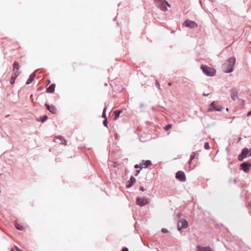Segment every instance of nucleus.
<instances>
[{
    "label": "nucleus",
    "instance_id": "nucleus-28",
    "mask_svg": "<svg viewBox=\"0 0 251 251\" xmlns=\"http://www.w3.org/2000/svg\"><path fill=\"white\" fill-rule=\"evenodd\" d=\"M107 124H108V122H107V119L105 118V120L103 122V124L104 126L107 127Z\"/></svg>",
    "mask_w": 251,
    "mask_h": 251
},
{
    "label": "nucleus",
    "instance_id": "nucleus-24",
    "mask_svg": "<svg viewBox=\"0 0 251 251\" xmlns=\"http://www.w3.org/2000/svg\"><path fill=\"white\" fill-rule=\"evenodd\" d=\"M172 127V124H169L167 125L165 127L164 129L166 131H168L169 129H170Z\"/></svg>",
    "mask_w": 251,
    "mask_h": 251
},
{
    "label": "nucleus",
    "instance_id": "nucleus-32",
    "mask_svg": "<svg viewBox=\"0 0 251 251\" xmlns=\"http://www.w3.org/2000/svg\"><path fill=\"white\" fill-rule=\"evenodd\" d=\"M161 232L163 233H167L168 232V230L166 228H162L161 229Z\"/></svg>",
    "mask_w": 251,
    "mask_h": 251
},
{
    "label": "nucleus",
    "instance_id": "nucleus-15",
    "mask_svg": "<svg viewBox=\"0 0 251 251\" xmlns=\"http://www.w3.org/2000/svg\"><path fill=\"white\" fill-rule=\"evenodd\" d=\"M135 178L133 176H131L130 179V183L126 185V187L128 188L131 187L135 183Z\"/></svg>",
    "mask_w": 251,
    "mask_h": 251
},
{
    "label": "nucleus",
    "instance_id": "nucleus-38",
    "mask_svg": "<svg viewBox=\"0 0 251 251\" xmlns=\"http://www.w3.org/2000/svg\"><path fill=\"white\" fill-rule=\"evenodd\" d=\"M17 249V251H23L22 250H21V249L18 248H16Z\"/></svg>",
    "mask_w": 251,
    "mask_h": 251
},
{
    "label": "nucleus",
    "instance_id": "nucleus-35",
    "mask_svg": "<svg viewBox=\"0 0 251 251\" xmlns=\"http://www.w3.org/2000/svg\"><path fill=\"white\" fill-rule=\"evenodd\" d=\"M140 190L142 191H144L145 190L144 187L142 186L140 187Z\"/></svg>",
    "mask_w": 251,
    "mask_h": 251
},
{
    "label": "nucleus",
    "instance_id": "nucleus-12",
    "mask_svg": "<svg viewBox=\"0 0 251 251\" xmlns=\"http://www.w3.org/2000/svg\"><path fill=\"white\" fill-rule=\"evenodd\" d=\"M152 165V163L151 161L150 160H146L145 161H143V162L141 163L142 168H147L149 166H151Z\"/></svg>",
    "mask_w": 251,
    "mask_h": 251
},
{
    "label": "nucleus",
    "instance_id": "nucleus-14",
    "mask_svg": "<svg viewBox=\"0 0 251 251\" xmlns=\"http://www.w3.org/2000/svg\"><path fill=\"white\" fill-rule=\"evenodd\" d=\"M55 88V84H51L47 89V92L48 93H53Z\"/></svg>",
    "mask_w": 251,
    "mask_h": 251
},
{
    "label": "nucleus",
    "instance_id": "nucleus-19",
    "mask_svg": "<svg viewBox=\"0 0 251 251\" xmlns=\"http://www.w3.org/2000/svg\"><path fill=\"white\" fill-rule=\"evenodd\" d=\"M15 227L18 230H23L24 229V227L22 225L17 223H15Z\"/></svg>",
    "mask_w": 251,
    "mask_h": 251
},
{
    "label": "nucleus",
    "instance_id": "nucleus-31",
    "mask_svg": "<svg viewBox=\"0 0 251 251\" xmlns=\"http://www.w3.org/2000/svg\"><path fill=\"white\" fill-rule=\"evenodd\" d=\"M134 167H135V168H142V166H141V164H140L139 165H138V164H136V165L134 166Z\"/></svg>",
    "mask_w": 251,
    "mask_h": 251
},
{
    "label": "nucleus",
    "instance_id": "nucleus-34",
    "mask_svg": "<svg viewBox=\"0 0 251 251\" xmlns=\"http://www.w3.org/2000/svg\"><path fill=\"white\" fill-rule=\"evenodd\" d=\"M121 251H128V250L126 248H125L122 250Z\"/></svg>",
    "mask_w": 251,
    "mask_h": 251
},
{
    "label": "nucleus",
    "instance_id": "nucleus-1",
    "mask_svg": "<svg viewBox=\"0 0 251 251\" xmlns=\"http://www.w3.org/2000/svg\"><path fill=\"white\" fill-rule=\"evenodd\" d=\"M235 58L231 57L229 59L228 62L223 65V69L225 73H230L233 71V67L235 63Z\"/></svg>",
    "mask_w": 251,
    "mask_h": 251
},
{
    "label": "nucleus",
    "instance_id": "nucleus-9",
    "mask_svg": "<svg viewBox=\"0 0 251 251\" xmlns=\"http://www.w3.org/2000/svg\"><path fill=\"white\" fill-rule=\"evenodd\" d=\"M251 162H244L241 164V167H242L244 171L246 173H249L250 171V167H251Z\"/></svg>",
    "mask_w": 251,
    "mask_h": 251
},
{
    "label": "nucleus",
    "instance_id": "nucleus-25",
    "mask_svg": "<svg viewBox=\"0 0 251 251\" xmlns=\"http://www.w3.org/2000/svg\"><path fill=\"white\" fill-rule=\"evenodd\" d=\"M195 155H196V153L194 152H192V153L191 154V156H190V161L189 162L190 164L191 163L192 160L195 158Z\"/></svg>",
    "mask_w": 251,
    "mask_h": 251
},
{
    "label": "nucleus",
    "instance_id": "nucleus-23",
    "mask_svg": "<svg viewBox=\"0 0 251 251\" xmlns=\"http://www.w3.org/2000/svg\"><path fill=\"white\" fill-rule=\"evenodd\" d=\"M17 77L12 75L10 79V83L13 84L15 83V81Z\"/></svg>",
    "mask_w": 251,
    "mask_h": 251
},
{
    "label": "nucleus",
    "instance_id": "nucleus-13",
    "mask_svg": "<svg viewBox=\"0 0 251 251\" xmlns=\"http://www.w3.org/2000/svg\"><path fill=\"white\" fill-rule=\"evenodd\" d=\"M197 248L198 251H212L211 248L209 247H201V246H197Z\"/></svg>",
    "mask_w": 251,
    "mask_h": 251
},
{
    "label": "nucleus",
    "instance_id": "nucleus-10",
    "mask_svg": "<svg viewBox=\"0 0 251 251\" xmlns=\"http://www.w3.org/2000/svg\"><path fill=\"white\" fill-rule=\"evenodd\" d=\"M54 141L56 143H58L63 145H66L67 144L66 140L61 136H58L54 138Z\"/></svg>",
    "mask_w": 251,
    "mask_h": 251
},
{
    "label": "nucleus",
    "instance_id": "nucleus-5",
    "mask_svg": "<svg viewBox=\"0 0 251 251\" xmlns=\"http://www.w3.org/2000/svg\"><path fill=\"white\" fill-rule=\"evenodd\" d=\"M150 200L148 198H145L138 197L136 200V203L140 206H144L148 204Z\"/></svg>",
    "mask_w": 251,
    "mask_h": 251
},
{
    "label": "nucleus",
    "instance_id": "nucleus-21",
    "mask_svg": "<svg viewBox=\"0 0 251 251\" xmlns=\"http://www.w3.org/2000/svg\"><path fill=\"white\" fill-rule=\"evenodd\" d=\"M19 67L20 66L18 62L15 61L13 64V69L19 70Z\"/></svg>",
    "mask_w": 251,
    "mask_h": 251
},
{
    "label": "nucleus",
    "instance_id": "nucleus-3",
    "mask_svg": "<svg viewBox=\"0 0 251 251\" xmlns=\"http://www.w3.org/2000/svg\"><path fill=\"white\" fill-rule=\"evenodd\" d=\"M203 72L207 75L213 76L215 75L216 71L214 69L208 67L207 66L201 65V67Z\"/></svg>",
    "mask_w": 251,
    "mask_h": 251
},
{
    "label": "nucleus",
    "instance_id": "nucleus-6",
    "mask_svg": "<svg viewBox=\"0 0 251 251\" xmlns=\"http://www.w3.org/2000/svg\"><path fill=\"white\" fill-rule=\"evenodd\" d=\"M188 226V222L184 219L179 221L177 225V228L178 230H180L182 228H185Z\"/></svg>",
    "mask_w": 251,
    "mask_h": 251
},
{
    "label": "nucleus",
    "instance_id": "nucleus-18",
    "mask_svg": "<svg viewBox=\"0 0 251 251\" xmlns=\"http://www.w3.org/2000/svg\"><path fill=\"white\" fill-rule=\"evenodd\" d=\"M237 95V92L234 90H231V96L233 100H235Z\"/></svg>",
    "mask_w": 251,
    "mask_h": 251
},
{
    "label": "nucleus",
    "instance_id": "nucleus-4",
    "mask_svg": "<svg viewBox=\"0 0 251 251\" xmlns=\"http://www.w3.org/2000/svg\"><path fill=\"white\" fill-rule=\"evenodd\" d=\"M223 107L218 104L217 101H213L209 105L208 111H220L223 109Z\"/></svg>",
    "mask_w": 251,
    "mask_h": 251
},
{
    "label": "nucleus",
    "instance_id": "nucleus-37",
    "mask_svg": "<svg viewBox=\"0 0 251 251\" xmlns=\"http://www.w3.org/2000/svg\"><path fill=\"white\" fill-rule=\"evenodd\" d=\"M208 95H209V94H205V93L203 94V96H207Z\"/></svg>",
    "mask_w": 251,
    "mask_h": 251
},
{
    "label": "nucleus",
    "instance_id": "nucleus-33",
    "mask_svg": "<svg viewBox=\"0 0 251 251\" xmlns=\"http://www.w3.org/2000/svg\"><path fill=\"white\" fill-rule=\"evenodd\" d=\"M139 173H140V170H137L136 171V173L135 174V176H137L139 174Z\"/></svg>",
    "mask_w": 251,
    "mask_h": 251
},
{
    "label": "nucleus",
    "instance_id": "nucleus-17",
    "mask_svg": "<svg viewBox=\"0 0 251 251\" xmlns=\"http://www.w3.org/2000/svg\"><path fill=\"white\" fill-rule=\"evenodd\" d=\"M249 154L250 151L247 148L244 149L242 151L241 154L244 156V157H247L248 154L249 155Z\"/></svg>",
    "mask_w": 251,
    "mask_h": 251
},
{
    "label": "nucleus",
    "instance_id": "nucleus-2",
    "mask_svg": "<svg viewBox=\"0 0 251 251\" xmlns=\"http://www.w3.org/2000/svg\"><path fill=\"white\" fill-rule=\"evenodd\" d=\"M156 5L163 11L167 10V6L170 7V5L165 0H154Z\"/></svg>",
    "mask_w": 251,
    "mask_h": 251
},
{
    "label": "nucleus",
    "instance_id": "nucleus-20",
    "mask_svg": "<svg viewBox=\"0 0 251 251\" xmlns=\"http://www.w3.org/2000/svg\"><path fill=\"white\" fill-rule=\"evenodd\" d=\"M34 77V75H31L29 76V78L28 79V80L26 81V84H30L33 80Z\"/></svg>",
    "mask_w": 251,
    "mask_h": 251
},
{
    "label": "nucleus",
    "instance_id": "nucleus-39",
    "mask_svg": "<svg viewBox=\"0 0 251 251\" xmlns=\"http://www.w3.org/2000/svg\"><path fill=\"white\" fill-rule=\"evenodd\" d=\"M249 156H251V149L250 150V154H249Z\"/></svg>",
    "mask_w": 251,
    "mask_h": 251
},
{
    "label": "nucleus",
    "instance_id": "nucleus-40",
    "mask_svg": "<svg viewBox=\"0 0 251 251\" xmlns=\"http://www.w3.org/2000/svg\"><path fill=\"white\" fill-rule=\"evenodd\" d=\"M172 83H171V82H169V83H168V85H169V86H171V85H172Z\"/></svg>",
    "mask_w": 251,
    "mask_h": 251
},
{
    "label": "nucleus",
    "instance_id": "nucleus-30",
    "mask_svg": "<svg viewBox=\"0 0 251 251\" xmlns=\"http://www.w3.org/2000/svg\"><path fill=\"white\" fill-rule=\"evenodd\" d=\"M106 107H105V108H104V110H103V113H102V117L103 118H105V119L106 118V116H105V110H106Z\"/></svg>",
    "mask_w": 251,
    "mask_h": 251
},
{
    "label": "nucleus",
    "instance_id": "nucleus-36",
    "mask_svg": "<svg viewBox=\"0 0 251 251\" xmlns=\"http://www.w3.org/2000/svg\"><path fill=\"white\" fill-rule=\"evenodd\" d=\"M251 115V110L250 112H249L248 113L247 115H248V116H250V115Z\"/></svg>",
    "mask_w": 251,
    "mask_h": 251
},
{
    "label": "nucleus",
    "instance_id": "nucleus-11",
    "mask_svg": "<svg viewBox=\"0 0 251 251\" xmlns=\"http://www.w3.org/2000/svg\"><path fill=\"white\" fill-rule=\"evenodd\" d=\"M45 106L47 107V109L51 113L55 114L57 112V109L53 105H50L47 103L45 104Z\"/></svg>",
    "mask_w": 251,
    "mask_h": 251
},
{
    "label": "nucleus",
    "instance_id": "nucleus-41",
    "mask_svg": "<svg viewBox=\"0 0 251 251\" xmlns=\"http://www.w3.org/2000/svg\"><path fill=\"white\" fill-rule=\"evenodd\" d=\"M50 80H48V84H50Z\"/></svg>",
    "mask_w": 251,
    "mask_h": 251
},
{
    "label": "nucleus",
    "instance_id": "nucleus-26",
    "mask_svg": "<svg viewBox=\"0 0 251 251\" xmlns=\"http://www.w3.org/2000/svg\"><path fill=\"white\" fill-rule=\"evenodd\" d=\"M48 119V116L47 115H44L43 116L42 119L41 120L42 122H44Z\"/></svg>",
    "mask_w": 251,
    "mask_h": 251
},
{
    "label": "nucleus",
    "instance_id": "nucleus-8",
    "mask_svg": "<svg viewBox=\"0 0 251 251\" xmlns=\"http://www.w3.org/2000/svg\"><path fill=\"white\" fill-rule=\"evenodd\" d=\"M184 25L190 28H195L198 27V25L194 22L190 20H186L184 23Z\"/></svg>",
    "mask_w": 251,
    "mask_h": 251
},
{
    "label": "nucleus",
    "instance_id": "nucleus-16",
    "mask_svg": "<svg viewBox=\"0 0 251 251\" xmlns=\"http://www.w3.org/2000/svg\"><path fill=\"white\" fill-rule=\"evenodd\" d=\"M123 112L122 110H116L114 112V120H116L120 116V114Z\"/></svg>",
    "mask_w": 251,
    "mask_h": 251
},
{
    "label": "nucleus",
    "instance_id": "nucleus-22",
    "mask_svg": "<svg viewBox=\"0 0 251 251\" xmlns=\"http://www.w3.org/2000/svg\"><path fill=\"white\" fill-rule=\"evenodd\" d=\"M19 70H13V74L12 75H14V76L17 77L19 75Z\"/></svg>",
    "mask_w": 251,
    "mask_h": 251
},
{
    "label": "nucleus",
    "instance_id": "nucleus-27",
    "mask_svg": "<svg viewBox=\"0 0 251 251\" xmlns=\"http://www.w3.org/2000/svg\"><path fill=\"white\" fill-rule=\"evenodd\" d=\"M204 148L206 150H208L209 149V145L207 142H205L204 144Z\"/></svg>",
    "mask_w": 251,
    "mask_h": 251
},
{
    "label": "nucleus",
    "instance_id": "nucleus-29",
    "mask_svg": "<svg viewBox=\"0 0 251 251\" xmlns=\"http://www.w3.org/2000/svg\"><path fill=\"white\" fill-rule=\"evenodd\" d=\"M245 157H244V156L242 155V154H241L238 156V160L239 161H242Z\"/></svg>",
    "mask_w": 251,
    "mask_h": 251
},
{
    "label": "nucleus",
    "instance_id": "nucleus-7",
    "mask_svg": "<svg viewBox=\"0 0 251 251\" xmlns=\"http://www.w3.org/2000/svg\"><path fill=\"white\" fill-rule=\"evenodd\" d=\"M176 178L181 181L186 180V177L183 171H179L176 174Z\"/></svg>",
    "mask_w": 251,
    "mask_h": 251
}]
</instances>
